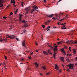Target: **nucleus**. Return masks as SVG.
I'll list each match as a JSON object with an SVG mask.
<instances>
[{
    "label": "nucleus",
    "instance_id": "f257e3e1",
    "mask_svg": "<svg viewBox=\"0 0 77 77\" xmlns=\"http://www.w3.org/2000/svg\"><path fill=\"white\" fill-rule=\"evenodd\" d=\"M57 46H56L54 47V48H53V49L54 50V59H55V56H56V55L57 54L56 53V51H57Z\"/></svg>",
    "mask_w": 77,
    "mask_h": 77
},
{
    "label": "nucleus",
    "instance_id": "f03ea898",
    "mask_svg": "<svg viewBox=\"0 0 77 77\" xmlns=\"http://www.w3.org/2000/svg\"><path fill=\"white\" fill-rule=\"evenodd\" d=\"M73 66H74V64L71 63H69V64L67 65V67L68 66L69 69H73Z\"/></svg>",
    "mask_w": 77,
    "mask_h": 77
},
{
    "label": "nucleus",
    "instance_id": "7ed1b4c3",
    "mask_svg": "<svg viewBox=\"0 0 77 77\" xmlns=\"http://www.w3.org/2000/svg\"><path fill=\"white\" fill-rule=\"evenodd\" d=\"M72 43V44H77V41H68L66 42V44H68V43Z\"/></svg>",
    "mask_w": 77,
    "mask_h": 77
},
{
    "label": "nucleus",
    "instance_id": "20e7f679",
    "mask_svg": "<svg viewBox=\"0 0 77 77\" xmlns=\"http://www.w3.org/2000/svg\"><path fill=\"white\" fill-rule=\"evenodd\" d=\"M25 10L26 11V12L25 13V14H27V13L29 12V11L30 10V7H28L27 8H25Z\"/></svg>",
    "mask_w": 77,
    "mask_h": 77
},
{
    "label": "nucleus",
    "instance_id": "39448f33",
    "mask_svg": "<svg viewBox=\"0 0 77 77\" xmlns=\"http://www.w3.org/2000/svg\"><path fill=\"white\" fill-rule=\"evenodd\" d=\"M54 15H53V14L51 15H46L47 17H48L49 18H51V17H53Z\"/></svg>",
    "mask_w": 77,
    "mask_h": 77
},
{
    "label": "nucleus",
    "instance_id": "423d86ee",
    "mask_svg": "<svg viewBox=\"0 0 77 77\" xmlns=\"http://www.w3.org/2000/svg\"><path fill=\"white\" fill-rule=\"evenodd\" d=\"M14 37H15V36L12 35L11 36H8L7 38H10V39H14Z\"/></svg>",
    "mask_w": 77,
    "mask_h": 77
},
{
    "label": "nucleus",
    "instance_id": "0eeeda50",
    "mask_svg": "<svg viewBox=\"0 0 77 77\" xmlns=\"http://www.w3.org/2000/svg\"><path fill=\"white\" fill-rule=\"evenodd\" d=\"M61 50L62 52H63V53H64V54L65 55L66 53H65V50H64V49L63 48L61 49Z\"/></svg>",
    "mask_w": 77,
    "mask_h": 77
},
{
    "label": "nucleus",
    "instance_id": "6e6552de",
    "mask_svg": "<svg viewBox=\"0 0 77 77\" xmlns=\"http://www.w3.org/2000/svg\"><path fill=\"white\" fill-rule=\"evenodd\" d=\"M24 42H26V40H24L23 42H22V45H23L24 47H26V45H25V43Z\"/></svg>",
    "mask_w": 77,
    "mask_h": 77
},
{
    "label": "nucleus",
    "instance_id": "1a4fd4ad",
    "mask_svg": "<svg viewBox=\"0 0 77 77\" xmlns=\"http://www.w3.org/2000/svg\"><path fill=\"white\" fill-rule=\"evenodd\" d=\"M2 1H3V0H0V5H2L1 6H0V8L3 7V5L2 4Z\"/></svg>",
    "mask_w": 77,
    "mask_h": 77
},
{
    "label": "nucleus",
    "instance_id": "9d476101",
    "mask_svg": "<svg viewBox=\"0 0 77 77\" xmlns=\"http://www.w3.org/2000/svg\"><path fill=\"white\" fill-rule=\"evenodd\" d=\"M60 59L61 60H62V62H64V57H61L60 58Z\"/></svg>",
    "mask_w": 77,
    "mask_h": 77
},
{
    "label": "nucleus",
    "instance_id": "9b49d317",
    "mask_svg": "<svg viewBox=\"0 0 77 77\" xmlns=\"http://www.w3.org/2000/svg\"><path fill=\"white\" fill-rule=\"evenodd\" d=\"M55 69H56L58 70L59 69V67H58V66L57 65V64H55Z\"/></svg>",
    "mask_w": 77,
    "mask_h": 77
},
{
    "label": "nucleus",
    "instance_id": "f8f14e48",
    "mask_svg": "<svg viewBox=\"0 0 77 77\" xmlns=\"http://www.w3.org/2000/svg\"><path fill=\"white\" fill-rule=\"evenodd\" d=\"M48 52L49 54H52V53H51V51L50 49L48 50Z\"/></svg>",
    "mask_w": 77,
    "mask_h": 77
},
{
    "label": "nucleus",
    "instance_id": "ddd939ff",
    "mask_svg": "<svg viewBox=\"0 0 77 77\" xmlns=\"http://www.w3.org/2000/svg\"><path fill=\"white\" fill-rule=\"evenodd\" d=\"M11 3H13V4H15V0H11Z\"/></svg>",
    "mask_w": 77,
    "mask_h": 77
},
{
    "label": "nucleus",
    "instance_id": "4468645a",
    "mask_svg": "<svg viewBox=\"0 0 77 77\" xmlns=\"http://www.w3.org/2000/svg\"><path fill=\"white\" fill-rule=\"evenodd\" d=\"M6 41V39H2V38L0 39V41L1 42H2V41Z\"/></svg>",
    "mask_w": 77,
    "mask_h": 77
},
{
    "label": "nucleus",
    "instance_id": "2eb2a0df",
    "mask_svg": "<svg viewBox=\"0 0 77 77\" xmlns=\"http://www.w3.org/2000/svg\"><path fill=\"white\" fill-rule=\"evenodd\" d=\"M33 9H38V7L36 6H34L33 7Z\"/></svg>",
    "mask_w": 77,
    "mask_h": 77
},
{
    "label": "nucleus",
    "instance_id": "dca6fc26",
    "mask_svg": "<svg viewBox=\"0 0 77 77\" xmlns=\"http://www.w3.org/2000/svg\"><path fill=\"white\" fill-rule=\"evenodd\" d=\"M35 65L36 66V68H38V64L37 63H35Z\"/></svg>",
    "mask_w": 77,
    "mask_h": 77
},
{
    "label": "nucleus",
    "instance_id": "f3484780",
    "mask_svg": "<svg viewBox=\"0 0 77 77\" xmlns=\"http://www.w3.org/2000/svg\"><path fill=\"white\" fill-rule=\"evenodd\" d=\"M42 68L43 69H44L45 70V69H46V67L45 66H43L42 67Z\"/></svg>",
    "mask_w": 77,
    "mask_h": 77
},
{
    "label": "nucleus",
    "instance_id": "a211bd4d",
    "mask_svg": "<svg viewBox=\"0 0 77 77\" xmlns=\"http://www.w3.org/2000/svg\"><path fill=\"white\" fill-rule=\"evenodd\" d=\"M36 9H33L32 10V11H31V14H32L34 11H35Z\"/></svg>",
    "mask_w": 77,
    "mask_h": 77
},
{
    "label": "nucleus",
    "instance_id": "6ab92c4d",
    "mask_svg": "<svg viewBox=\"0 0 77 77\" xmlns=\"http://www.w3.org/2000/svg\"><path fill=\"white\" fill-rule=\"evenodd\" d=\"M43 52L44 54H46V55H47V54H48V53H47L46 51H43Z\"/></svg>",
    "mask_w": 77,
    "mask_h": 77
},
{
    "label": "nucleus",
    "instance_id": "aec40b11",
    "mask_svg": "<svg viewBox=\"0 0 77 77\" xmlns=\"http://www.w3.org/2000/svg\"><path fill=\"white\" fill-rule=\"evenodd\" d=\"M24 3L23 2L21 3V6L23 8L24 7V5H23V4H24Z\"/></svg>",
    "mask_w": 77,
    "mask_h": 77
},
{
    "label": "nucleus",
    "instance_id": "412c9836",
    "mask_svg": "<svg viewBox=\"0 0 77 77\" xmlns=\"http://www.w3.org/2000/svg\"><path fill=\"white\" fill-rule=\"evenodd\" d=\"M73 53L74 54H75V53H76V51L75 50H73Z\"/></svg>",
    "mask_w": 77,
    "mask_h": 77
},
{
    "label": "nucleus",
    "instance_id": "4be33fe9",
    "mask_svg": "<svg viewBox=\"0 0 77 77\" xmlns=\"http://www.w3.org/2000/svg\"><path fill=\"white\" fill-rule=\"evenodd\" d=\"M24 27H27V24L26 23H25L24 24Z\"/></svg>",
    "mask_w": 77,
    "mask_h": 77
},
{
    "label": "nucleus",
    "instance_id": "5701e85b",
    "mask_svg": "<svg viewBox=\"0 0 77 77\" xmlns=\"http://www.w3.org/2000/svg\"><path fill=\"white\" fill-rule=\"evenodd\" d=\"M12 14H13V13H12V12H11L10 13V15H9V17H8L9 18L10 17H11V16L12 15Z\"/></svg>",
    "mask_w": 77,
    "mask_h": 77
},
{
    "label": "nucleus",
    "instance_id": "b1692460",
    "mask_svg": "<svg viewBox=\"0 0 77 77\" xmlns=\"http://www.w3.org/2000/svg\"><path fill=\"white\" fill-rule=\"evenodd\" d=\"M66 60L67 62H69V58H67L66 59Z\"/></svg>",
    "mask_w": 77,
    "mask_h": 77
},
{
    "label": "nucleus",
    "instance_id": "393cba45",
    "mask_svg": "<svg viewBox=\"0 0 77 77\" xmlns=\"http://www.w3.org/2000/svg\"><path fill=\"white\" fill-rule=\"evenodd\" d=\"M42 27H43V28H45V25H42Z\"/></svg>",
    "mask_w": 77,
    "mask_h": 77
},
{
    "label": "nucleus",
    "instance_id": "a878e982",
    "mask_svg": "<svg viewBox=\"0 0 77 77\" xmlns=\"http://www.w3.org/2000/svg\"><path fill=\"white\" fill-rule=\"evenodd\" d=\"M64 48H68V47H67L66 46H64Z\"/></svg>",
    "mask_w": 77,
    "mask_h": 77
},
{
    "label": "nucleus",
    "instance_id": "bb28decb",
    "mask_svg": "<svg viewBox=\"0 0 77 77\" xmlns=\"http://www.w3.org/2000/svg\"><path fill=\"white\" fill-rule=\"evenodd\" d=\"M24 22V23H26V21H25V20H23L22 21V23H23Z\"/></svg>",
    "mask_w": 77,
    "mask_h": 77
},
{
    "label": "nucleus",
    "instance_id": "cd10ccee",
    "mask_svg": "<svg viewBox=\"0 0 77 77\" xmlns=\"http://www.w3.org/2000/svg\"><path fill=\"white\" fill-rule=\"evenodd\" d=\"M16 39L17 41H20V39H19L18 38H16Z\"/></svg>",
    "mask_w": 77,
    "mask_h": 77
},
{
    "label": "nucleus",
    "instance_id": "c85d7f7f",
    "mask_svg": "<svg viewBox=\"0 0 77 77\" xmlns=\"http://www.w3.org/2000/svg\"><path fill=\"white\" fill-rule=\"evenodd\" d=\"M61 71H62V70L61 69H60V70H58V71L60 73V72H61Z\"/></svg>",
    "mask_w": 77,
    "mask_h": 77
},
{
    "label": "nucleus",
    "instance_id": "c756f323",
    "mask_svg": "<svg viewBox=\"0 0 77 77\" xmlns=\"http://www.w3.org/2000/svg\"><path fill=\"white\" fill-rule=\"evenodd\" d=\"M52 19H53L54 20H56V19L54 17H53V18H52Z\"/></svg>",
    "mask_w": 77,
    "mask_h": 77
},
{
    "label": "nucleus",
    "instance_id": "7c9ffc66",
    "mask_svg": "<svg viewBox=\"0 0 77 77\" xmlns=\"http://www.w3.org/2000/svg\"><path fill=\"white\" fill-rule=\"evenodd\" d=\"M4 56L5 57V59H6H6H7V57H6V56Z\"/></svg>",
    "mask_w": 77,
    "mask_h": 77
},
{
    "label": "nucleus",
    "instance_id": "2f4dec72",
    "mask_svg": "<svg viewBox=\"0 0 77 77\" xmlns=\"http://www.w3.org/2000/svg\"><path fill=\"white\" fill-rule=\"evenodd\" d=\"M50 74V72L46 73L47 75H49Z\"/></svg>",
    "mask_w": 77,
    "mask_h": 77
},
{
    "label": "nucleus",
    "instance_id": "473e14b6",
    "mask_svg": "<svg viewBox=\"0 0 77 77\" xmlns=\"http://www.w3.org/2000/svg\"><path fill=\"white\" fill-rule=\"evenodd\" d=\"M28 58H29V59H31V58H32V57H29Z\"/></svg>",
    "mask_w": 77,
    "mask_h": 77
},
{
    "label": "nucleus",
    "instance_id": "72a5a7b5",
    "mask_svg": "<svg viewBox=\"0 0 77 77\" xmlns=\"http://www.w3.org/2000/svg\"><path fill=\"white\" fill-rule=\"evenodd\" d=\"M62 29H66V28H61Z\"/></svg>",
    "mask_w": 77,
    "mask_h": 77
},
{
    "label": "nucleus",
    "instance_id": "f704fd0d",
    "mask_svg": "<svg viewBox=\"0 0 77 77\" xmlns=\"http://www.w3.org/2000/svg\"><path fill=\"white\" fill-rule=\"evenodd\" d=\"M66 70V71H69V69H68V68H67Z\"/></svg>",
    "mask_w": 77,
    "mask_h": 77
},
{
    "label": "nucleus",
    "instance_id": "c9c22d12",
    "mask_svg": "<svg viewBox=\"0 0 77 77\" xmlns=\"http://www.w3.org/2000/svg\"><path fill=\"white\" fill-rule=\"evenodd\" d=\"M7 18V17H4L3 18H4V19H6V18Z\"/></svg>",
    "mask_w": 77,
    "mask_h": 77
},
{
    "label": "nucleus",
    "instance_id": "e433bc0d",
    "mask_svg": "<svg viewBox=\"0 0 77 77\" xmlns=\"http://www.w3.org/2000/svg\"><path fill=\"white\" fill-rule=\"evenodd\" d=\"M47 23H48L47 22H45V24L46 25H47Z\"/></svg>",
    "mask_w": 77,
    "mask_h": 77
},
{
    "label": "nucleus",
    "instance_id": "4c0bfd02",
    "mask_svg": "<svg viewBox=\"0 0 77 77\" xmlns=\"http://www.w3.org/2000/svg\"><path fill=\"white\" fill-rule=\"evenodd\" d=\"M10 30H11V29H12V26H10Z\"/></svg>",
    "mask_w": 77,
    "mask_h": 77
},
{
    "label": "nucleus",
    "instance_id": "58836bf2",
    "mask_svg": "<svg viewBox=\"0 0 77 77\" xmlns=\"http://www.w3.org/2000/svg\"><path fill=\"white\" fill-rule=\"evenodd\" d=\"M60 22H58V23H57V24H58V25H60Z\"/></svg>",
    "mask_w": 77,
    "mask_h": 77
},
{
    "label": "nucleus",
    "instance_id": "ea45409f",
    "mask_svg": "<svg viewBox=\"0 0 77 77\" xmlns=\"http://www.w3.org/2000/svg\"><path fill=\"white\" fill-rule=\"evenodd\" d=\"M19 19H21V15L20 16Z\"/></svg>",
    "mask_w": 77,
    "mask_h": 77
},
{
    "label": "nucleus",
    "instance_id": "a19ab883",
    "mask_svg": "<svg viewBox=\"0 0 77 77\" xmlns=\"http://www.w3.org/2000/svg\"><path fill=\"white\" fill-rule=\"evenodd\" d=\"M71 47H69V51H71Z\"/></svg>",
    "mask_w": 77,
    "mask_h": 77
},
{
    "label": "nucleus",
    "instance_id": "79ce46f5",
    "mask_svg": "<svg viewBox=\"0 0 77 77\" xmlns=\"http://www.w3.org/2000/svg\"><path fill=\"white\" fill-rule=\"evenodd\" d=\"M64 20V19H62L61 20H60V21H62V20Z\"/></svg>",
    "mask_w": 77,
    "mask_h": 77
},
{
    "label": "nucleus",
    "instance_id": "37998d69",
    "mask_svg": "<svg viewBox=\"0 0 77 77\" xmlns=\"http://www.w3.org/2000/svg\"><path fill=\"white\" fill-rule=\"evenodd\" d=\"M19 21H20V22H21L22 21V20H21V19H19Z\"/></svg>",
    "mask_w": 77,
    "mask_h": 77
},
{
    "label": "nucleus",
    "instance_id": "c03bdc74",
    "mask_svg": "<svg viewBox=\"0 0 77 77\" xmlns=\"http://www.w3.org/2000/svg\"><path fill=\"white\" fill-rule=\"evenodd\" d=\"M51 27V26H49L48 27V29H49V28H50Z\"/></svg>",
    "mask_w": 77,
    "mask_h": 77
},
{
    "label": "nucleus",
    "instance_id": "a18cd8bd",
    "mask_svg": "<svg viewBox=\"0 0 77 77\" xmlns=\"http://www.w3.org/2000/svg\"><path fill=\"white\" fill-rule=\"evenodd\" d=\"M53 28H54V29H56V27L55 26H54Z\"/></svg>",
    "mask_w": 77,
    "mask_h": 77
},
{
    "label": "nucleus",
    "instance_id": "49530a36",
    "mask_svg": "<svg viewBox=\"0 0 77 77\" xmlns=\"http://www.w3.org/2000/svg\"><path fill=\"white\" fill-rule=\"evenodd\" d=\"M75 65L77 66V63H75Z\"/></svg>",
    "mask_w": 77,
    "mask_h": 77
},
{
    "label": "nucleus",
    "instance_id": "de8ad7c7",
    "mask_svg": "<svg viewBox=\"0 0 77 77\" xmlns=\"http://www.w3.org/2000/svg\"><path fill=\"white\" fill-rule=\"evenodd\" d=\"M50 20H48L47 23H50Z\"/></svg>",
    "mask_w": 77,
    "mask_h": 77
},
{
    "label": "nucleus",
    "instance_id": "09e8293b",
    "mask_svg": "<svg viewBox=\"0 0 77 77\" xmlns=\"http://www.w3.org/2000/svg\"><path fill=\"white\" fill-rule=\"evenodd\" d=\"M18 11V9H17L16 10V12H17Z\"/></svg>",
    "mask_w": 77,
    "mask_h": 77
},
{
    "label": "nucleus",
    "instance_id": "8fccbe9b",
    "mask_svg": "<svg viewBox=\"0 0 77 77\" xmlns=\"http://www.w3.org/2000/svg\"><path fill=\"white\" fill-rule=\"evenodd\" d=\"M30 54H31V55H32L33 54V52H32Z\"/></svg>",
    "mask_w": 77,
    "mask_h": 77
},
{
    "label": "nucleus",
    "instance_id": "3c124183",
    "mask_svg": "<svg viewBox=\"0 0 77 77\" xmlns=\"http://www.w3.org/2000/svg\"><path fill=\"white\" fill-rule=\"evenodd\" d=\"M26 30H24V33H26Z\"/></svg>",
    "mask_w": 77,
    "mask_h": 77
},
{
    "label": "nucleus",
    "instance_id": "603ef678",
    "mask_svg": "<svg viewBox=\"0 0 77 77\" xmlns=\"http://www.w3.org/2000/svg\"><path fill=\"white\" fill-rule=\"evenodd\" d=\"M44 1V2L45 3V2H46V0H43Z\"/></svg>",
    "mask_w": 77,
    "mask_h": 77
},
{
    "label": "nucleus",
    "instance_id": "864d4df0",
    "mask_svg": "<svg viewBox=\"0 0 77 77\" xmlns=\"http://www.w3.org/2000/svg\"><path fill=\"white\" fill-rule=\"evenodd\" d=\"M50 29H48V30H47V31H48V30H50Z\"/></svg>",
    "mask_w": 77,
    "mask_h": 77
},
{
    "label": "nucleus",
    "instance_id": "5fc2aeb1",
    "mask_svg": "<svg viewBox=\"0 0 77 77\" xmlns=\"http://www.w3.org/2000/svg\"><path fill=\"white\" fill-rule=\"evenodd\" d=\"M3 65H5V63H3Z\"/></svg>",
    "mask_w": 77,
    "mask_h": 77
},
{
    "label": "nucleus",
    "instance_id": "6e6d98bb",
    "mask_svg": "<svg viewBox=\"0 0 77 77\" xmlns=\"http://www.w3.org/2000/svg\"><path fill=\"white\" fill-rule=\"evenodd\" d=\"M67 17H68V15L66 14V18Z\"/></svg>",
    "mask_w": 77,
    "mask_h": 77
},
{
    "label": "nucleus",
    "instance_id": "4d7b16f0",
    "mask_svg": "<svg viewBox=\"0 0 77 77\" xmlns=\"http://www.w3.org/2000/svg\"><path fill=\"white\" fill-rule=\"evenodd\" d=\"M21 60H22V61H23V60H24V59H21Z\"/></svg>",
    "mask_w": 77,
    "mask_h": 77
},
{
    "label": "nucleus",
    "instance_id": "13d9d810",
    "mask_svg": "<svg viewBox=\"0 0 77 77\" xmlns=\"http://www.w3.org/2000/svg\"><path fill=\"white\" fill-rule=\"evenodd\" d=\"M64 24L63 23H62L61 24V25H62V26H63V25H64Z\"/></svg>",
    "mask_w": 77,
    "mask_h": 77
},
{
    "label": "nucleus",
    "instance_id": "bf43d9fd",
    "mask_svg": "<svg viewBox=\"0 0 77 77\" xmlns=\"http://www.w3.org/2000/svg\"><path fill=\"white\" fill-rule=\"evenodd\" d=\"M60 1H59L58 2H57V3H59V2H60Z\"/></svg>",
    "mask_w": 77,
    "mask_h": 77
},
{
    "label": "nucleus",
    "instance_id": "052dcab7",
    "mask_svg": "<svg viewBox=\"0 0 77 77\" xmlns=\"http://www.w3.org/2000/svg\"><path fill=\"white\" fill-rule=\"evenodd\" d=\"M58 44H60V43L59 42H58Z\"/></svg>",
    "mask_w": 77,
    "mask_h": 77
},
{
    "label": "nucleus",
    "instance_id": "680f3d73",
    "mask_svg": "<svg viewBox=\"0 0 77 77\" xmlns=\"http://www.w3.org/2000/svg\"><path fill=\"white\" fill-rule=\"evenodd\" d=\"M17 12L16 11L15 12V14H17Z\"/></svg>",
    "mask_w": 77,
    "mask_h": 77
},
{
    "label": "nucleus",
    "instance_id": "e2e57ef3",
    "mask_svg": "<svg viewBox=\"0 0 77 77\" xmlns=\"http://www.w3.org/2000/svg\"><path fill=\"white\" fill-rule=\"evenodd\" d=\"M20 64H23V63H20Z\"/></svg>",
    "mask_w": 77,
    "mask_h": 77
},
{
    "label": "nucleus",
    "instance_id": "0e129e2a",
    "mask_svg": "<svg viewBox=\"0 0 77 77\" xmlns=\"http://www.w3.org/2000/svg\"><path fill=\"white\" fill-rule=\"evenodd\" d=\"M75 59H76V60H77V57H76L75 58Z\"/></svg>",
    "mask_w": 77,
    "mask_h": 77
},
{
    "label": "nucleus",
    "instance_id": "69168bd1",
    "mask_svg": "<svg viewBox=\"0 0 77 77\" xmlns=\"http://www.w3.org/2000/svg\"><path fill=\"white\" fill-rule=\"evenodd\" d=\"M35 44H36V45H38V44H37V43H35Z\"/></svg>",
    "mask_w": 77,
    "mask_h": 77
},
{
    "label": "nucleus",
    "instance_id": "338daca9",
    "mask_svg": "<svg viewBox=\"0 0 77 77\" xmlns=\"http://www.w3.org/2000/svg\"><path fill=\"white\" fill-rule=\"evenodd\" d=\"M36 52H38V50H36Z\"/></svg>",
    "mask_w": 77,
    "mask_h": 77
},
{
    "label": "nucleus",
    "instance_id": "774afa93",
    "mask_svg": "<svg viewBox=\"0 0 77 77\" xmlns=\"http://www.w3.org/2000/svg\"><path fill=\"white\" fill-rule=\"evenodd\" d=\"M61 15H63V13H61Z\"/></svg>",
    "mask_w": 77,
    "mask_h": 77
}]
</instances>
